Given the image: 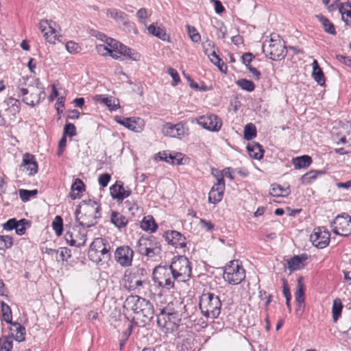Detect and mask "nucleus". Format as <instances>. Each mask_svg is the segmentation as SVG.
<instances>
[{
  "label": "nucleus",
  "mask_w": 351,
  "mask_h": 351,
  "mask_svg": "<svg viewBox=\"0 0 351 351\" xmlns=\"http://www.w3.org/2000/svg\"><path fill=\"white\" fill-rule=\"evenodd\" d=\"M176 308L171 309L169 306L162 308L158 315L157 325L160 330L166 334L177 330L182 320L185 305L176 301Z\"/></svg>",
  "instance_id": "1"
},
{
  "label": "nucleus",
  "mask_w": 351,
  "mask_h": 351,
  "mask_svg": "<svg viewBox=\"0 0 351 351\" xmlns=\"http://www.w3.org/2000/svg\"><path fill=\"white\" fill-rule=\"evenodd\" d=\"M75 214L80 226L90 228L98 223L101 217V207L96 201L83 200L78 205Z\"/></svg>",
  "instance_id": "2"
},
{
  "label": "nucleus",
  "mask_w": 351,
  "mask_h": 351,
  "mask_svg": "<svg viewBox=\"0 0 351 351\" xmlns=\"http://www.w3.org/2000/svg\"><path fill=\"white\" fill-rule=\"evenodd\" d=\"M28 80L24 77L20 80L17 87L18 96L23 97L22 100L25 104L34 107L45 99V93L38 79L34 80V84H27Z\"/></svg>",
  "instance_id": "3"
},
{
  "label": "nucleus",
  "mask_w": 351,
  "mask_h": 351,
  "mask_svg": "<svg viewBox=\"0 0 351 351\" xmlns=\"http://www.w3.org/2000/svg\"><path fill=\"white\" fill-rule=\"evenodd\" d=\"M124 306L132 310L137 316L141 318L144 324L148 323L154 317V306L147 300L137 295H130L125 301Z\"/></svg>",
  "instance_id": "4"
},
{
  "label": "nucleus",
  "mask_w": 351,
  "mask_h": 351,
  "mask_svg": "<svg viewBox=\"0 0 351 351\" xmlns=\"http://www.w3.org/2000/svg\"><path fill=\"white\" fill-rule=\"evenodd\" d=\"M199 306L204 317L215 319L221 313V302L218 295L210 292L204 293L199 298Z\"/></svg>",
  "instance_id": "5"
},
{
  "label": "nucleus",
  "mask_w": 351,
  "mask_h": 351,
  "mask_svg": "<svg viewBox=\"0 0 351 351\" xmlns=\"http://www.w3.org/2000/svg\"><path fill=\"white\" fill-rule=\"evenodd\" d=\"M138 252L149 258L159 256L162 249L158 239L153 237H141L137 243Z\"/></svg>",
  "instance_id": "6"
},
{
  "label": "nucleus",
  "mask_w": 351,
  "mask_h": 351,
  "mask_svg": "<svg viewBox=\"0 0 351 351\" xmlns=\"http://www.w3.org/2000/svg\"><path fill=\"white\" fill-rule=\"evenodd\" d=\"M106 42L110 47V54L112 58L119 60L121 56L134 60L138 61L141 59V55L134 50L128 47L122 43L111 38H107Z\"/></svg>",
  "instance_id": "7"
},
{
  "label": "nucleus",
  "mask_w": 351,
  "mask_h": 351,
  "mask_svg": "<svg viewBox=\"0 0 351 351\" xmlns=\"http://www.w3.org/2000/svg\"><path fill=\"white\" fill-rule=\"evenodd\" d=\"M153 280L158 286L169 290L174 288L177 278L169 265H158L153 270Z\"/></svg>",
  "instance_id": "8"
},
{
  "label": "nucleus",
  "mask_w": 351,
  "mask_h": 351,
  "mask_svg": "<svg viewBox=\"0 0 351 351\" xmlns=\"http://www.w3.org/2000/svg\"><path fill=\"white\" fill-rule=\"evenodd\" d=\"M169 267L178 282H186L191 276V263L185 256H175Z\"/></svg>",
  "instance_id": "9"
},
{
  "label": "nucleus",
  "mask_w": 351,
  "mask_h": 351,
  "mask_svg": "<svg viewBox=\"0 0 351 351\" xmlns=\"http://www.w3.org/2000/svg\"><path fill=\"white\" fill-rule=\"evenodd\" d=\"M245 277V269L237 261H232L224 269L223 278L230 285L241 283Z\"/></svg>",
  "instance_id": "10"
},
{
  "label": "nucleus",
  "mask_w": 351,
  "mask_h": 351,
  "mask_svg": "<svg viewBox=\"0 0 351 351\" xmlns=\"http://www.w3.org/2000/svg\"><path fill=\"white\" fill-rule=\"evenodd\" d=\"M143 271V269L127 271L123 279L124 287L129 291L139 292L145 282Z\"/></svg>",
  "instance_id": "11"
},
{
  "label": "nucleus",
  "mask_w": 351,
  "mask_h": 351,
  "mask_svg": "<svg viewBox=\"0 0 351 351\" xmlns=\"http://www.w3.org/2000/svg\"><path fill=\"white\" fill-rule=\"evenodd\" d=\"M331 227L335 234L343 237L351 235V216L346 213L337 215L331 222Z\"/></svg>",
  "instance_id": "12"
},
{
  "label": "nucleus",
  "mask_w": 351,
  "mask_h": 351,
  "mask_svg": "<svg viewBox=\"0 0 351 351\" xmlns=\"http://www.w3.org/2000/svg\"><path fill=\"white\" fill-rule=\"evenodd\" d=\"M64 239L71 246H83L86 242V228L80 225L75 226L65 233Z\"/></svg>",
  "instance_id": "13"
},
{
  "label": "nucleus",
  "mask_w": 351,
  "mask_h": 351,
  "mask_svg": "<svg viewBox=\"0 0 351 351\" xmlns=\"http://www.w3.org/2000/svg\"><path fill=\"white\" fill-rule=\"evenodd\" d=\"M263 50L273 60H277L285 56L284 45L280 40L275 39L274 37H271L269 41L265 42Z\"/></svg>",
  "instance_id": "14"
},
{
  "label": "nucleus",
  "mask_w": 351,
  "mask_h": 351,
  "mask_svg": "<svg viewBox=\"0 0 351 351\" xmlns=\"http://www.w3.org/2000/svg\"><path fill=\"white\" fill-rule=\"evenodd\" d=\"M38 27L44 34L45 39L49 43L55 44L56 41L60 36L59 31L58 29V28L60 29V27L56 22L43 19L39 22Z\"/></svg>",
  "instance_id": "15"
},
{
  "label": "nucleus",
  "mask_w": 351,
  "mask_h": 351,
  "mask_svg": "<svg viewBox=\"0 0 351 351\" xmlns=\"http://www.w3.org/2000/svg\"><path fill=\"white\" fill-rule=\"evenodd\" d=\"M197 123L203 128L211 131L219 132L222 126L221 119L214 114H206L199 117Z\"/></svg>",
  "instance_id": "16"
},
{
  "label": "nucleus",
  "mask_w": 351,
  "mask_h": 351,
  "mask_svg": "<svg viewBox=\"0 0 351 351\" xmlns=\"http://www.w3.org/2000/svg\"><path fill=\"white\" fill-rule=\"evenodd\" d=\"M330 237V232L326 228L324 227H317L313 230V232L310 235V241L316 247L323 249L329 244Z\"/></svg>",
  "instance_id": "17"
},
{
  "label": "nucleus",
  "mask_w": 351,
  "mask_h": 351,
  "mask_svg": "<svg viewBox=\"0 0 351 351\" xmlns=\"http://www.w3.org/2000/svg\"><path fill=\"white\" fill-rule=\"evenodd\" d=\"M225 190V181L223 175L217 177V183L211 188L208 193L209 203L216 204L221 201Z\"/></svg>",
  "instance_id": "18"
},
{
  "label": "nucleus",
  "mask_w": 351,
  "mask_h": 351,
  "mask_svg": "<svg viewBox=\"0 0 351 351\" xmlns=\"http://www.w3.org/2000/svg\"><path fill=\"white\" fill-rule=\"evenodd\" d=\"M134 256V252L128 245H123L117 248L114 252L116 261L123 267L131 265Z\"/></svg>",
  "instance_id": "19"
},
{
  "label": "nucleus",
  "mask_w": 351,
  "mask_h": 351,
  "mask_svg": "<svg viewBox=\"0 0 351 351\" xmlns=\"http://www.w3.org/2000/svg\"><path fill=\"white\" fill-rule=\"evenodd\" d=\"M188 129L185 125L180 122L176 124L167 123L163 125L162 132L164 135L172 138H182L187 132Z\"/></svg>",
  "instance_id": "20"
},
{
  "label": "nucleus",
  "mask_w": 351,
  "mask_h": 351,
  "mask_svg": "<svg viewBox=\"0 0 351 351\" xmlns=\"http://www.w3.org/2000/svg\"><path fill=\"white\" fill-rule=\"evenodd\" d=\"M110 193L113 199L122 202L132 194V190L128 186H124L122 182L117 181L110 186Z\"/></svg>",
  "instance_id": "21"
},
{
  "label": "nucleus",
  "mask_w": 351,
  "mask_h": 351,
  "mask_svg": "<svg viewBox=\"0 0 351 351\" xmlns=\"http://www.w3.org/2000/svg\"><path fill=\"white\" fill-rule=\"evenodd\" d=\"M164 237L168 244L174 246L176 248L183 249L186 245V238L178 231H167Z\"/></svg>",
  "instance_id": "22"
},
{
  "label": "nucleus",
  "mask_w": 351,
  "mask_h": 351,
  "mask_svg": "<svg viewBox=\"0 0 351 351\" xmlns=\"http://www.w3.org/2000/svg\"><path fill=\"white\" fill-rule=\"evenodd\" d=\"M93 99L96 102L106 106L111 111L117 110L119 106V100L112 96L96 95Z\"/></svg>",
  "instance_id": "23"
},
{
  "label": "nucleus",
  "mask_w": 351,
  "mask_h": 351,
  "mask_svg": "<svg viewBox=\"0 0 351 351\" xmlns=\"http://www.w3.org/2000/svg\"><path fill=\"white\" fill-rule=\"evenodd\" d=\"M22 166L28 171L29 176H34L38 172V164L34 156L26 153L23 155Z\"/></svg>",
  "instance_id": "24"
},
{
  "label": "nucleus",
  "mask_w": 351,
  "mask_h": 351,
  "mask_svg": "<svg viewBox=\"0 0 351 351\" xmlns=\"http://www.w3.org/2000/svg\"><path fill=\"white\" fill-rule=\"evenodd\" d=\"M307 258L308 256L306 254L294 256L287 260V267L291 271L301 269L304 267Z\"/></svg>",
  "instance_id": "25"
},
{
  "label": "nucleus",
  "mask_w": 351,
  "mask_h": 351,
  "mask_svg": "<svg viewBox=\"0 0 351 351\" xmlns=\"http://www.w3.org/2000/svg\"><path fill=\"white\" fill-rule=\"evenodd\" d=\"M158 156L161 160L166 161L171 165H179L182 164L183 154L180 152L169 153L168 152H163L158 154Z\"/></svg>",
  "instance_id": "26"
},
{
  "label": "nucleus",
  "mask_w": 351,
  "mask_h": 351,
  "mask_svg": "<svg viewBox=\"0 0 351 351\" xmlns=\"http://www.w3.org/2000/svg\"><path fill=\"white\" fill-rule=\"evenodd\" d=\"M106 16L114 19L118 24L126 25L128 21V15L124 12L116 8L108 9Z\"/></svg>",
  "instance_id": "27"
},
{
  "label": "nucleus",
  "mask_w": 351,
  "mask_h": 351,
  "mask_svg": "<svg viewBox=\"0 0 351 351\" xmlns=\"http://www.w3.org/2000/svg\"><path fill=\"white\" fill-rule=\"evenodd\" d=\"M10 331L14 339L19 342L23 341L25 339V328L18 322H12Z\"/></svg>",
  "instance_id": "28"
},
{
  "label": "nucleus",
  "mask_w": 351,
  "mask_h": 351,
  "mask_svg": "<svg viewBox=\"0 0 351 351\" xmlns=\"http://www.w3.org/2000/svg\"><path fill=\"white\" fill-rule=\"evenodd\" d=\"M106 245L104 240L101 238H96L92 242L90 246V250L88 252V256L91 259H95L96 256L100 252V251Z\"/></svg>",
  "instance_id": "29"
},
{
  "label": "nucleus",
  "mask_w": 351,
  "mask_h": 351,
  "mask_svg": "<svg viewBox=\"0 0 351 351\" xmlns=\"http://www.w3.org/2000/svg\"><path fill=\"white\" fill-rule=\"evenodd\" d=\"M339 11L343 22L348 25H351V3H341L339 7Z\"/></svg>",
  "instance_id": "30"
},
{
  "label": "nucleus",
  "mask_w": 351,
  "mask_h": 351,
  "mask_svg": "<svg viewBox=\"0 0 351 351\" xmlns=\"http://www.w3.org/2000/svg\"><path fill=\"white\" fill-rule=\"evenodd\" d=\"M85 186L80 178H76L71 187L70 197L75 199L80 197V194L84 191Z\"/></svg>",
  "instance_id": "31"
},
{
  "label": "nucleus",
  "mask_w": 351,
  "mask_h": 351,
  "mask_svg": "<svg viewBox=\"0 0 351 351\" xmlns=\"http://www.w3.org/2000/svg\"><path fill=\"white\" fill-rule=\"evenodd\" d=\"M110 221L119 229L125 227L128 223V219L121 213L117 211H112Z\"/></svg>",
  "instance_id": "32"
},
{
  "label": "nucleus",
  "mask_w": 351,
  "mask_h": 351,
  "mask_svg": "<svg viewBox=\"0 0 351 351\" xmlns=\"http://www.w3.org/2000/svg\"><path fill=\"white\" fill-rule=\"evenodd\" d=\"M206 54L210 58V60L215 64L221 72L226 73L227 66L223 63L219 56L217 55L215 51H209L208 49H206Z\"/></svg>",
  "instance_id": "33"
},
{
  "label": "nucleus",
  "mask_w": 351,
  "mask_h": 351,
  "mask_svg": "<svg viewBox=\"0 0 351 351\" xmlns=\"http://www.w3.org/2000/svg\"><path fill=\"white\" fill-rule=\"evenodd\" d=\"M7 108L5 110L10 113V114L15 116L20 112V102L18 99L13 97H9L4 101Z\"/></svg>",
  "instance_id": "34"
},
{
  "label": "nucleus",
  "mask_w": 351,
  "mask_h": 351,
  "mask_svg": "<svg viewBox=\"0 0 351 351\" xmlns=\"http://www.w3.org/2000/svg\"><path fill=\"white\" fill-rule=\"evenodd\" d=\"M313 73L312 75L314 80L319 84L322 85L325 83V77L323 71L316 60H314L313 63Z\"/></svg>",
  "instance_id": "35"
},
{
  "label": "nucleus",
  "mask_w": 351,
  "mask_h": 351,
  "mask_svg": "<svg viewBox=\"0 0 351 351\" xmlns=\"http://www.w3.org/2000/svg\"><path fill=\"white\" fill-rule=\"evenodd\" d=\"M141 228L145 231L154 232L157 230L158 225L152 216L147 215L145 217L141 223Z\"/></svg>",
  "instance_id": "36"
},
{
  "label": "nucleus",
  "mask_w": 351,
  "mask_h": 351,
  "mask_svg": "<svg viewBox=\"0 0 351 351\" xmlns=\"http://www.w3.org/2000/svg\"><path fill=\"white\" fill-rule=\"evenodd\" d=\"M115 120L118 123L125 126V128L132 131H139V128L136 127L137 121L132 118H123L121 117H116Z\"/></svg>",
  "instance_id": "37"
},
{
  "label": "nucleus",
  "mask_w": 351,
  "mask_h": 351,
  "mask_svg": "<svg viewBox=\"0 0 351 351\" xmlns=\"http://www.w3.org/2000/svg\"><path fill=\"white\" fill-rule=\"evenodd\" d=\"M293 165L295 169H302L308 167L312 162V159L309 156L304 155L292 159Z\"/></svg>",
  "instance_id": "38"
},
{
  "label": "nucleus",
  "mask_w": 351,
  "mask_h": 351,
  "mask_svg": "<svg viewBox=\"0 0 351 351\" xmlns=\"http://www.w3.org/2000/svg\"><path fill=\"white\" fill-rule=\"evenodd\" d=\"M147 30L150 34H152L162 40H167L169 37L163 27L156 26L154 24L150 25L147 27Z\"/></svg>",
  "instance_id": "39"
},
{
  "label": "nucleus",
  "mask_w": 351,
  "mask_h": 351,
  "mask_svg": "<svg viewBox=\"0 0 351 351\" xmlns=\"http://www.w3.org/2000/svg\"><path fill=\"white\" fill-rule=\"evenodd\" d=\"M317 18L318 19L319 21L321 23L323 28L324 29V31L330 34L335 35L336 34V30L335 28L334 25L329 21L328 18L323 15H318L317 16Z\"/></svg>",
  "instance_id": "40"
},
{
  "label": "nucleus",
  "mask_w": 351,
  "mask_h": 351,
  "mask_svg": "<svg viewBox=\"0 0 351 351\" xmlns=\"http://www.w3.org/2000/svg\"><path fill=\"white\" fill-rule=\"evenodd\" d=\"M305 287L303 283V278L300 277L297 280L296 291L295 293V302L304 301Z\"/></svg>",
  "instance_id": "41"
},
{
  "label": "nucleus",
  "mask_w": 351,
  "mask_h": 351,
  "mask_svg": "<svg viewBox=\"0 0 351 351\" xmlns=\"http://www.w3.org/2000/svg\"><path fill=\"white\" fill-rule=\"evenodd\" d=\"M269 194L274 197H284L289 194V191L277 184H273L270 186Z\"/></svg>",
  "instance_id": "42"
},
{
  "label": "nucleus",
  "mask_w": 351,
  "mask_h": 351,
  "mask_svg": "<svg viewBox=\"0 0 351 351\" xmlns=\"http://www.w3.org/2000/svg\"><path fill=\"white\" fill-rule=\"evenodd\" d=\"M343 308V305L340 301V300L336 299L333 301L332 304V319L334 322H336L339 317L341 316V311Z\"/></svg>",
  "instance_id": "43"
},
{
  "label": "nucleus",
  "mask_w": 351,
  "mask_h": 351,
  "mask_svg": "<svg viewBox=\"0 0 351 351\" xmlns=\"http://www.w3.org/2000/svg\"><path fill=\"white\" fill-rule=\"evenodd\" d=\"M247 149L249 155L255 159H261L263 156V152L259 145H248Z\"/></svg>",
  "instance_id": "44"
},
{
  "label": "nucleus",
  "mask_w": 351,
  "mask_h": 351,
  "mask_svg": "<svg viewBox=\"0 0 351 351\" xmlns=\"http://www.w3.org/2000/svg\"><path fill=\"white\" fill-rule=\"evenodd\" d=\"M237 86H239L241 89L252 92L255 88V85L254 82L251 80H248L246 79H241L236 82Z\"/></svg>",
  "instance_id": "45"
},
{
  "label": "nucleus",
  "mask_w": 351,
  "mask_h": 351,
  "mask_svg": "<svg viewBox=\"0 0 351 351\" xmlns=\"http://www.w3.org/2000/svg\"><path fill=\"white\" fill-rule=\"evenodd\" d=\"M110 247L108 244H106L100 252L96 256L95 259H93L95 262L106 261L110 259V255L109 253Z\"/></svg>",
  "instance_id": "46"
},
{
  "label": "nucleus",
  "mask_w": 351,
  "mask_h": 351,
  "mask_svg": "<svg viewBox=\"0 0 351 351\" xmlns=\"http://www.w3.org/2000/svg\"><path fill=\"white\" fill-rule=\"evenodd\" d=\"M256 135V127L252 124H247L244 128V137L246 140H252Z\"/></svg>",
  "instance_id": "47"
},
{
  "label": "nucleus",
  "mask_w": 351,
  "mask_h": 351,
  "mask_svg": "<svg viewBox=\"0 0 351 351\" xmlns=\"http://www.w3.org/2000/svg\"><path fill=\"white\" fill-rule=\"evenodd\" d=\"M51 226L57 236H60L63 230V221L61 217L56 216Z\"/></svg>",
  "instance_id": "48"
},
{
  "label": "nucleus",
  "mask_w": 351,
  "mask_h": 351,
  "mask_svg": "<svg viewBox=\"0 0 351 351\" xmlns=\"http://www.w3.org/2000/svg\"><path fill=\"white\" fill-rule=\"evenodd\" d=\"M12 239L10 236L0 235V250H5L12 246Z\"/></svg>",
  "instance_id": "49"
},
{
  "label": "nucleus",
  "mask_w": 351,
  "mask_h": 351,
  "mask_svg": "<svg viewBox=\"0 0 351 351\" xmlns=\"http://www.w3.org/2000/svg\"><path fill=\"white\" fill-rule=\"evenodd\" d=\"M1 311L3 319L7 323L11 324L12 322V315L10 307L8 304L3 302L1 304Z\"/></svg>",
  "instance_id": "50"
},
{
  "label": "nucleus",
  "mask_w": 351,
  "mask_h": 351,
  "mask_svg": "<svg viewBox=\"0 0 351 351\" xmlns=\"http://www.w3.org/2000/svg\"><path fill=\"white\" fill-rule=\"evenodd\" d=\"M319 172L317 171H310L302 176V182L305 184H310L313 180L316 179Z\"/></svg>",
  "instance_id": "51"
},
{
  "label": "nucleus",
  "mask_w": 351,
  "mask_h": 351,
  "mask_svg": "<svg viewBox=\"0 0 351 351\" xmlns=\"http://www.w3.org/2000/svg\"><path fill=\"white\" fill-rule=\"evenodd\" d=\"M322 3L326 7L329 12H332L339 9L340 0H322Z\"/></svg>",
  "instance_id": "52"
},
{
  "label": "nucleus",
  "mask_w": 351,
  "mask_h": 351,
  "mask_svg": "<svg viewBox=\"0 0 351 351\" xmlns=\"http://www.w3.org/2000/svg\"><path fill=\"white\" fill-rule=\"evenodd\" d=\"M37 190H26V189H20L19 190V195L23 202L28 201L32 196H34L37 194Z\"/></svg>",
  "instance_id": "53"
},
{
  "label": "nucleus",
  "mask_w": 351,
  "mask_h": 351,
  "mask_svg": "<svg viewBox=\"0 0 351 351\" xmlns=\"http://www.w3.org/2000/svg\"><path fill=\"white\" fill-rule=\"evenodd\" d=\"M12 349V339L9 337L4 338L0 343V351H11Z\"/></svg>",
  "instance_id": "54"
},
{
  "label": "nucleus",
  "mask_w": 351,
  "mask_h": 351,
  "mask_svg": "<svg viewBox=\"0 0 351 351\" xmlns=\"http://www.w3.org/2000/svg\"><path fill=\"white\" fill-rule=\"evenodd\" d=\"M25 224H28V221L26 220L25 219H23L18 221L17 225L14 229L17 234L23 235L25 233Z\"/></svg>",
  "instance_id": "55"
},
{
  "label": "nucleus",
  "mask_w": 351,
  "mask_h": 351,
  "mask_svg": "<svg viewBox=\"0 0 351 351\" xmlns=\"http://www.w3.org/2000/svg\"><path fill=\"white\" fill-rule=\"evenodd\" d=\"M187 29L189 35L193 42L197 43L200 40V34L197 32V29L194 27L187 25Z\"/></svg>",
  "instance_id": "56"
},
{
  "label": "nucleus",
  "mask_w": 351,
  "mask_h": 351,
  "mask_svg": "<svg viewBox=\"0 0 351 351\" xmlns=\"http://www.w3.org/2000/svg\"><path fill=\"white\" fill-rule=\"evenodd\" d=\"M69 136L73 137L76 135V128L73 123H67L65 124L64 128V136Z\"/></svg>",
  "instance_id": "57"
},
{
  "label": "nucleus",
  "mask_w": 351,
  "mask_h": 351,
  "mask_svg": "<svg viewBox=\"0 0 351 351\" xmlns=\"http://www.w3.org/2000/svg\"><path fill=\"white\" fill-rule=\"evenodd\" d=\"M66 49L70 53H76L80 51V46L73 41L67 42Z\"/></svg>",
  "instance_id": "58"
},
{
  "label": "nucleus",
  "mask_w": 351,
  "mask_h": 351,
  "mask_svg": "<svg viewBox=\"0 0 351 351\" xmlns=\"http://www.w3.org/2000/svg\"><path fill=\"white\" fill-rule=\"evenodd\" d=\"M110 175L108 173H104L101 174L98 179L99 184L102 187H106L108 184L110 180Z\"/></svg>",
  "instance_id": "59"
},
{
  "label": "nucleus",
  "mask_w": 351,
  "mask_h": 351,
  "mask_svg": "<svg viewBox=\"0 0 351 351\" xmlns=\"http://www.w3.org/2000/svg\"><path fill=\"white\" fill-rule=\"evenodd\" d=\"M17 223L18 221H16V219H10L3 225V229L5 230H12L13 229H15Z\"/></svg>",
  "instance_id": "60"
},
{
  "label": "nucleus",
  "mask_w": 351,
  "mask_h": 351,
  "mask_svg": "<svg viewBox=\"0 0 351 351\" xmlns=\"http://www.w3.org/2000/svg\"><path fill=\"white\" fill-rule=\"evenodd\" d=\"M167 73L172 77L173 82L172 84L173 86L176 85L180 81V77L177 72V71L173 68H169L167 71Z\"/></svg>",
  "instance_id": "61"
},
{
  "label": "nucleus",
  "mask_w": 351,
  "mask_h": 351,
  "mask_svg": "<svg viewBox=\"0 0 351 351\" xmlns=\"http://www.w3.org/2000/svg\"><path fill=\"white\" fill-rule=\"evenodd\" d=\"M97 51L101 56H106L110 54V49L108 46L102 44V45H98L96 47Z\"/></svg>",
  "instance_id": "62"
},
{
  "label": "nucleus",
  "mask_w": 351,
  "mask_h": 351,
  "mask_svg": "<svg viewBox=\"0 0 351 351\" xmlns=\"http://www.w3.org/2000/svg\"><path fill=\"white\" fill-rule=\"evenodd\" d=\"M254 58V57L251 53H245L241 57L243 63L247 66H250V63L252 61Z\"/></svg>",
  "instance_id": "63"
},
{
  "label": "nucleus",
  "mask_w": 351,
  "mask_h": 351,
  "mask_svg": "<svg viewBox=\"0 0 351 351\" xmlns=\"http://www.w3.org/2000/svg\"><path fill=\"white\" fill-rule=\"evenodd\" d=\"M282 292L285 298H291V295L288 283L285 279H283Z\"/></svg>",
  "instance_id": "64"
}]
</instances>
